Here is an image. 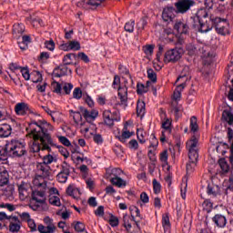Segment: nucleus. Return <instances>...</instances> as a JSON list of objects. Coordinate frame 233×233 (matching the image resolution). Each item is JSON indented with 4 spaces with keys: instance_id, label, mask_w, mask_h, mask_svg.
Wrapping results in <instances>:
<instances>
[{
    "instance_id": "1",
    "label": "nucleus",
    "mask_w": 233,
    "mask_h": 233,
    "mask_svg": "<svg viewBox=\"0 0 233 233\" xmlns=\"http://www.w3.org/2000/svg\"><path fill=\"white\" fill-rule=\"evenodd\" d=\"M54 130V127L46 120H32L29 127H26L29 137L33 138L31 146L32 152H40V150H47L52 152V147H56L54 139L48 131Z\"/></svg>"
},
{
    "instance_id": "2",
    "label": "nucleus",
    "mask_w": 233,
    "mask_h": 233,
    "mask_svg": "<svg viewBox=\"0 0 233 233\" xmlns=\"http://www.w3.org/2000/svg\"><path fill=\"white\" fill-rule=\"evenodd\" d=\"M226 25H228L227 19L210 16L208 20L193 24V28H196V30H198V32H201V34H207V32H210V30L215 28L218 34L225 35V30H227L225 27Z\"/></svg>"
},
{
    "instance_id": "3",
    "label": "nucleus",
    "mask_w": 233,
    "mask_h": 233,
    "mask_svg": "<svg viewBox=\"0 0 233 233\" xmlns=\"http://www.w3.org/2000/svg\"><path fill=\"white\" fill-rule=\"evenodd\" d=\"M6 150L10 157H22L26 154V147L19 140H11L6 144Z\"/></svg>"
},
{
    "instance_id": "4",
    "label": "nucleus",
    "mask_w": 233,
    "mask_h": 233,
    "mask_svg": "<svg viewBox=\"0 0 233 233\" xmlns=\"http://www.w3.org/2000/svg\"><path fill=\"white\" fill-rule=\"evenodd\" d=\"M198 140L196 137L187 142V148L188 150V159L193 163V167L198 163L199 158V149L198 148Z\"/></svg>"
},
{
    "instance_id": "5",
    "label": "nucleus",
    "mask_w": 233,
    "mask_h": 233,
    "mask_svg": "<svg viewBox=\"0 0 233 233\" xmlns=\"http://www.w3.org/2000/svg\"><path fill=\"white\" fill-rule=\"evenodd\" d=\"M185 54V50L183 47H175L166 52L164 56L165 63H177L183 55Z\"/></svg>"
},
{
    "instance_id": "6",
    "label": "nucleus",
    "mask_w": 233,
    "mask_h": 233,
    "mask_svg": "<svg viewBox=\"0 0 233 233\" xmlns=\"http://www.w3.org/2000/svg\"><path fill=\"white\" fill-rule=\"evenodd\" d=\"M44 223L39 224L37 227V230L40 233H56V230H57V227H56V224L54 223V219L50 218V217H46L44 218Z\"/></svg>"
},
{
    "instance_id": "7",
    "label": "nucleus",
    "mask_w": 233,
    "mask_h": 233,
    "mask_svg": "<svg viewBox=\"0 0 233 233\" xmlns=\"http://www.w3.org/2000/svg\"><path fill=\"white\" fill-rule=\"evenodd\" d=\"M196 5L194 0H177L175 3L177 14H187Z\"/></svg>"
},
{
    "instance_id": "8",
    "label": "nucleus",
    "mask_w": 233,
    "mask_h": 233,
    "mask_svg": "<svg viewBox=\"0 0 233 233\" xmlns=\"http://www.w3.org/2000/svg\"><path fill=\"white\" fill-rule=\"evenodd\" d=\"M105 0H82L76 4L78 8H85L86 10H96L97 6L101 5Z\"/></svg>"
},
{
    "instance_id": "9",
    "label": "nucleus",
    "mask_w": 233,
    "mask_h": 233,
    "mask_svg": "<svg viewBox=\"0 0 233 233\" xmlns=\"http://www.w3.org/2000/svg\"><path fill=\"white\" fill-rule=\"evenodd\" d=\"M36 170L39 174V177H43V179H48L52 172V168L50 167V166L43 164L41 162H38L36 164Z\"/></svg>"
},
{
    "instance_id": "10",
    "label": "nucleus",
    "mask_w": 233,
    "mask_h": 233,
    "mask_svg": "<svg viewBox=\"0 0 233 233\" xmlns=\"http://www.w3.org/2000/svg\"><path fill=\"white\" fill-rule=\"evenodd\" d=\"M210 19V16H208V11L207 9H199L196 16L191 17V21H193V24L195 23H203L205 21H208Z\"/></svg>"
},
{
    "instance_id": "11",
    "label": "nucleus",
    "mask_w": 233,
    "mask_h": 233,
    "mask_svg": "<svg viewBox=\"0 0 233 233\" xmlns=\"http://www.w3.org/2000/svg\"><path fill=\"white\" fill-rule=\"evenodd\" d=\"M80 112L83 113L84 117L87 122L94 121L97 116H99V112L96 109H92L91 111H88V109L80 106L79 107Z\"/></svg>"
},
{
    "instance_id": "12",
    "label": "nucleus",
    "mask_w": 233,
    "mask_h": 233,
    "mask_svg": "<svg viewBox=\"0 0 233 233\" xmlns=\"http://www.w3.org/2000/svg\"><path fill=\"white\" fill-rule=\"evenodd\" d=\"M103 118L105 125L107 127H114V121H119V118L115 117L114 114L110 110H105L103 112Z\"/></svg>"
},
{
    "instance_id": "13",
    "label": "nucleus",
    "mask_w": 233,
    "mask_h": 233,
    "mask_svg": "<svg viewBox=\"0 0 233 233\" xmlns=\"http://www.w3.org/2000/svg\"><path fill=\"white\" fill-rule=\"evenodd\" d=\"M21 230V220L19 218L13 217L9 220V232L17 233Z\"/></svg>"
},
{
    "instance_id": "14",
    "label": "nucleus",
    "mask_w": 233,
    "mask_h": 233,
    "mask_svg": "<svg viewBox=\"0 0 233 233\" xmlns=\"http://www.w3.org/2000/svg\"><path fill=\"white\" fill-rule=\"evenodd\" d=\"M207 194L209 195L210 198H218V196H221V187L213 183L208 184Z\"/></svg>"
},
{
    "instance_id": "15",
    "label": "nucleus",
    "mask_w": 233,
    "mask_h": 233,
    "mask_svg": "<svg viewBox=\"0 0 233 233\" xmlns=\"http://www.w3.org/2000/svg\"><path fill=\"white\" fill-rule=\"evenodd\" d=\"M10 183V175L6 167L0 166V187H5Z\"/></svg>"
},
{
    "instance_id": "16",
    "label": "nucleus",
    "mask_w": 233,
    "mask_h": 233,
    "mask_svg": "<svg viewBox=\"0 0 233 233\" xmlns=\"http://www.w3.org/2000/svg\"><path fill=\"white\" fill-rule=\"evenodd\" d=\"M15 112L17 116H26L30 112V107H28V104L21 102L15 105Z\"/></svg>"
},
{
    "instance_id": "17",
    "label": "nucleus",
    "mask_w": 233,
    "mask_h": 233,
    "mask_svg": "<svg viewBox=\"0 0 233 233\" xmlns=\"http://www.w3.org/2000/svg\"><path fill=\"white\" fill-rule=\"evenodd\" d=\"M212 221L217 227H218V228H225V227H227V217H225L224 215H215L212 218Z\"/></svg>"
},
{
    "instance_id": "18",
    "label": "nucleus",
    "mask_w": 233,
    "mask_h": 233,
    "mask_svg": "<svg viewBox=\"0 0 233 233\" xmlns=\"http://www.w3.org/2000/svg\"><path fill=\"white\" fill-rule=\"evenodd\" d=\"M28 183L26 182H21L20 185H18V192H19V197L21 199H26L28 198L29 193H28Z\"/></svg>"
},
{
    "instance_id": "19",
    "label": "nucleus",
    "mask_w": 233,
    "mask_h": 233,
    "mask_svg": "<svg viewBox=\"0 0 233 233\" xmlns=\"http://www.w3.org/2000/svg\"><path fill=\"white\" fill-rule=\"evenodd\" d=\"M32 199L40 205H45V203H46V198H45V191H34L32 193Z\"/></svg>"
},
{
    "instance_id": "20",
    "label": "nucleus",
    "mask_w": 233,
    "mask_h": 233,
    "mask_svg": "<svg viewBox=\"0 0 233 233\" xmlns=\"http://www.w3.org/2000/svg\"><path fill=\"white\" fill-rule=\"evenodd\" d=\"M174 30H176L177 34H188V25L181 21H177L174 25Z\"/></svg>"
},
{
    "instance_id": "21",
    "label": "nucleus",
    "mask_w": 233,
    "mask_h": 233,
    "mask_svg": "<svg viewBox=\"0 0 233 233\" xmlns=\"http://www.w3.org/2000/svg\"><path fill=\"white\" fill-rule=\"evenodd\" d=\"M12 134V126L9 124H0V137H8Z\"/></svg>"
},
{
    "instance_id": "22",
    "label": "nucleus",
    "mask_w": 233,
    "mask_h": 233,
    "mask_svg": "<svg viewBox=\"0 0 233 233\" xmlns=\"http://www.w3.org/2000/svg\"><path fill=\"white\" fill-rule=\"evenodd\" d=\"M227 137L228 143L230 144L231 154L229 156V161L231 165H233V129L231 127H228Z\"/></svg>"
},
{
    "instance_id": "23",
    "label": "nucleus",
    "mask_w": 233,
    "mask_h": 233,
    "mask_svg": "<svg viewBox=\"0 0 233 233\" xmlns=\"http://www.w3.org/2000/svg\"><path fill=\"white\" fill-rule=\"evenodd\" d=\"M127 130H128V122H126L122 131V135L118 137V139L121 141V143H126L127 139H130V137H132V133Z\"/></svg>"
},
{
    "instance_id": "24",
    "label": "nucleus",
    "mask_w": 233,
    "mask_h": 233,
    "mask_svg": "<svg viewBox=\"0 0 233 233\" xmlns=\"http://www.w3.org/2000/svg\"><path fill=\"white\" fill-rule=\"evenodd\" d=\"M67 72H68V67H66V66H65L64 64L63 66H60L55 68L53 72V76L54 77H63V76H66Z\"/></svg>"
},
{
    "instance_id": "25",
    "label": "nucleus",
    "mask_w": 233,
    "mask_h": 233,
    "mask_svg": "<svg viewBox=\"0 0 233 233\" xmlns=\"http://www.w3.org/2000/svg\"><path fill=\"white\" fill-rule=\"evenodd\" d=\"M27 21H30L31 25H33V26H45V23H43V20L37 16H35V15H30L27 18Z\"/></svg>"
},
{
    "instance_id": "26",
    "label": "nucleus",
    "mask_w": 233,
    "mask_h": 233,
    "mask_svg": "<svg viewBox=\"0 0 233 233\" xmlns=\"http://www.w3.org/2000/svg\"><path fill=\"white\" fill-rule=\"evenodd\" d=\"M222 118L229 127H233V114L230 110H224L222 113Z\"/></svg>"
},
{
    "instance_id": "27",
    "label": "nucleus",
    "mask_w": 233,
    "mask_h": 233,
    "mask_svg": "<svg viewBox=\"0 0 233 233\" xmlns=\"http://www.w3.org/2000/svg\"><path fill=\"white\" fill-rule=\"evenodd\" d=\"M162 225L164 227L165 233H170V218L168 217V213L162 216Z\"/></svg>"
},
{
    "instance_id": "28",
    "label": "nucleus",
    "mask_w": 233,
    "mask_h": 233,
    "mask_svg": "<svg viewBox=\"0 0 233 233\" xmlns=\"http://www.w3.org/2000/svg\"><path fill=\"white\" fill-rule=\"evenodd\" d=\"M110 182L112 183V185H115V187H118V188H121L122 187H127V181L119 177H112Z\"/></svg>"
},
{
    "instance_id": "29",
    "label": "nucleus",
    "mask_w": 233,
    "mask_h": 233,
    "mask_svg": "<svg viewBox=\"0 0 233 233\" xmlns=\"http://www.w3.org/2000/svg\"><path fill=\"white\" fill-rule=\"evenodd\" d=\"M146 104L143 101H138L137 103V116L138 117H143L146 112Z\"/></svg>"
},
{
    "instance_id": "30",
    "label": "nucleus",
    "mask_w": 233,
    "mask_h": 233,
    "mask_svg": "<svg viewBox=\"0 0 233 233\" xmlns=\"http://www.w3.org/2000/svg\"><path fill=\"white\" fill-rule=\"evenodd\" d=\"M218 165L224 174L228 173V170H230V166H228V163H227V159L220 158L218 160Z\"/></svg>"
},
{
    "instance_id": "31",
    "label": "nucleus",
    "mask_w": 233,
    "mask_h": 233,
    "mask_svg": "<svg viewBox=\"0 0 233 233\" xmlns=\"http://www.w3.org/2000/svg\"><path fill=\"white\" fill-rule=\"evenodd\" d=\"M76 57H77V55L74 54V53H69L66 54L64 58H63V63L65 66H68V65H74V63H72V59H76Z\"/></svg>"
},
{
    "instance_id": "32",
    "label": "nucleus",
    "mask_w": 233,
    "mask_h": 233,
    "mask_svg": "<svg viewBox=\"0 0 233 233\" xmlns=\"http://www.w3.org/2000/svg\"><path fill=\"white\" fill-rule=\"evenodd\" d=\"M66 194H67V196H71L72 198H76L80 194L79 188H76V187H74L72 186H69L66 188Z\"/></svg>"
},
{
    "instance_id": "33",
    "label": "nucleus",
    "mask_w": 233,
    "mask_h": 233,
    "mask_svg": "<svg viewBox=\"0 0 233 233\" xmlns=\"http://www.w3.org/2000/svg\"><path fill=\"white\" fill-rule=\"evenodd\" d=\"M199 126H198V118L196 116H191L190 118V130L191 132H198Z\"/></svg>"
},
{
    "instance_id": "34",
    "label": "nucleus",
    "mask_w": 233,
    "mask_h": 233,
    "mask_svg": "<svg viewBox=\"0 0 233 233\" xmlns=\"http://www.w3.org/2000/svg\"><path fill=\"white\" fill-rule=\"evenodd\" d=\"M147 77L150 79L151 83H157V74L154 72V69H147Z\"/></svg>"
},
{
    "instance_id": "35",
    "label": "nucleus",
    "mask_w": 233,
    "mask_h": 233,
    "mask_svg": "<svg viewBox=\"0 0 233 233\" xmlns=\"http://www.w3.org/2000/svg\"><path fill=\"white\" fill-rule=\"evenodd\" d=\"M70 168L72 167L69 166V164L66 163V161H64L61 165V173L66 174V176H70Z\"/></svg>"
},
{
    "instance_id": "36",
    "label": "nucleus",
    "mask_w": 233,
    "mask_h": 233,
    "mask_svg": "<svg viewBox=\"0 0 233 233\" xmlns=\"http://www.w3.org/2000/svg\"><path fill=\"white\" fill-rule=\"evenodd\" d=\"M14 34H24L25 33V25L16 24L13 27Z\"/></svg>"
},
{
    "instance_id": "37",
    "label": "nucleus",
    "mask_w": 233,
    "mask_h": 233,
    "mask_svg": "<svg viewBox=\"0 0 233 233\" xmlns=\"http://www.w3.org/2000/svg\"><path fill=\"white\" fill-rule=\"evenodd\" d=\"M202 207H203V210H206V212L210 213L212 211L213 204H212V202H210V200L206 199L202 203Z\"/></svg>"
},
{
    "instance_id": "38",
    "label": "nucleus",
    "mask_w": 233,
    "mask_h": 233,
    "mask_svg": "<svg viewBox=\"0 0 233 233\" xmlns=\"http://www.w3.org/2000/svg\"><path fill=\"white\" fill-rule=\"evenodd\" d=\"M8 156H10V153H8V150H6L5 144V148L0 150V161H6L8 159Z\"/></svg>"
},
{
    "instance_id": "39",
    "label": "nucleus",
    "mask_w": 233,
    "mask_h": 233,
    "mask_svg": "<svg viewBox=\"0 0 233 233\" xmlns=\"http://www.w3.org/2000/svg\"><path fill=\"white\" fill-rule=\"evenodd\" d=\"M83 96H86V94L83 93V91H81L80 87H76L74 89V91H73L74 99H81V97H83Z\"/></svg>"
},
{
    "instance_id": "40",
    "label": "nucleus",
    "mask_w": 233,
    "mask_h": 233,
    "mask_svg": "<svg viewBox=\"0 0 233 233\" xmlns=\"http://www.w3.org/2000/svg\"><path fill=\"white\" fill-rule=\"evenodd\" d=\"M54 161H56V159L54 158V157L50 154L45 156L43 157V162H40L42 163L43 165H51V163H54Z\"/></svg>"
},
{
    "instance_id": "41",
    "label": "nucleus",
    "mask_w": 233,
    "mask_h": 233,
    "mask_svg": "<svg viewBox=\"0 0 233 233\" xmlns=\"http://www.w3.org/2000/svg\"><path fill=\"white\" fill-rule=\"evenodd\" d=\"M49 203H50V205H54L55 207H60L61 206V199H59V197L51 196L49 198Z\"/></svg>"
},
{
    "instance_id": "42",
    "label": "nucleus",
    "mask_w": 233,
    "mask_h": 233,
    "mask_svg": "<svg viewBox=\"0 0 233 233\" xmlns=\"http://www.w3.org/2000/svg\"><path fill=\"white\" fill-rule=\"evenodd\" d=\"M51 86L53 88V92H55L56 94H61V90H62V86L61 84H59L56 81H53L51 84Z\"/></svg>"
},
{
    "instance_id": "43",
    "label": "nucleus",
    "mask_w": 233,
    "mask_h": 233,
    "mask_svg": "<svg viewBox=\"0 0 233 233\" xmlns=\"http://www.w3.org/2000/svg\"><path fill=\"white\" fill-rule=\"evenodd\" d=\"M123 222L126 230H130V228H132V224H130V217L128 215H124Z\"/></svg>"
},
{
    "instance_id": "44",
    "label": "nucleus",
    "mask_w": 233,
    "mask_h": 233,
    "mask_svg": "<svg viewBox=\"0 0 233 233\" xmlns=\"http://www.w3.org/2000/svg\"><path fill=\"white\" fill-rule=\"evenodd\" d=\"M68 176L69 175L59 172L56 176V179H57V181H59V183H66V181L68 179Z\"/></svg>"
},
{
    "instance_id": "45",
    "label": "nucleus",
    "mask_w": 233,
    "mask_h": 233,
    "mask_svg": "<svg viewBox=\"0 0 233 233\" xmlns=\"http://www.w3.org/2000/svg\"><path fill=\"white\" fill-rule=\"evenodd\" d=\"M153 190L155 194L161 192V184L156 178L153 179Z\"/></svg>"
},
{
    "instance_id": "46",
    "label": "nucleus",
    "mask_w": 233,
    "mask_h": 233,
    "mask_svg": "<svg viewBox=\"0 0 233 233\" xmlns=\"http://www.w3.org/2000/svg\"><path fill=\"white\" fill-rule=\"evenodd\" d=\"M45 47L47 48V50H50V52H54L56 49V43L54 40H49L45 42Z\"/></svg>"
},
{
    "instance_id": "47",
    "label": "nucleus",
    "mask_w": 233,
    "mask_h": 233,
    "mask_svg": "<svg viewBox=\"0 0 233 233\" xmlns=\"http://www.w3.org/2000/svg\"><path fill=\"white\" fill-rule=\"evenodd\" d=\"M48 59H50V54L48 52H42L38 57L40 63H46Z\"/></svg>"
},
{
    "instance_id": "48",
    "label": "nucleus",
    "mask_w": 233,
    "mask_h": 233,
    "mask_svg": "<svg viewBox=\"0 0 233 233\" xmlns=\"http://www.w3.org/2000/svg\"><path fill=\"white\" fill-rule=\"evenodd\" d=\"M143 52L147 56H152L154 54V46L152 45H147L143 47Z\"/></svg>"
},
{
    "instance_id": "49",
    "label": "nucleus",
    "mask_w": 233,
    "mask_h": 233,
    "mask_svg": "<svg viewBox=\"0 0 233 233\" xmlns=\"http://www.w3.org/2000/svg\"><path fill=\"white\" fill-rule=\"evenodd\" d=\"M137 94L141 95V94H147V92H148V88H147L145 86V85L143 84H137Z\"/></svg>"
},
{
    "instance_id": "50",
    "label": "nucleus",
    "mask_w": 233,
    "mask_h": 233,
    "mask_svg": "<svg viewBox=\"0 0 233 233\" xmlns=\"http://www.w3.org/2000/svg\"><path fill=\"white\" fill-rule=\"evenodd\" d=\"M69 48L71 50H81V44L78 41H70Z\"/></svg>"
},
{
    "instance_id": "51",
    "label": "nucleus",
    "mask_w": 233,
    "mask_h": 233,
    "mask_svg": "<svg viewBox=\"0 0 233 233\" xmlns=\"http://www.w3.org/2000/svg\"><path fill=\"white\" fill-rule=\"evenodd\" d=\"M198 163H195V165L189 160L188 163L186 166L187 174H192L194 172V169L196 168Z\"/></svg>"
},
{
    "instance_id": "52",
    "label": "nucleus",
    "mask_w": 233,
    "mask_h": 233,
    "mask_svg": "<svg viewBox=\"0 0 233 233\" xmlns=\"http://www.w3.org/2000/svg\"><path fill=\"white\" fill-rule=\"evenodd\" d=\"M134 25H136L135 21L127 22L124 26L126 32H129L130 34L134 32Z\"/></svg>"
},
{
    "instance_id": "53",
    "label": "nucleus",
    "mask_w": 233,
    "mask_h": 233,
    "mask_svg": "<svg viewBox=\"0 0 233 233\" xmlns=\"http://www.w3.org/2000/svg\"><path fill=\"white\" fill-rule=\"evenodd\" d=\"M83 99H85V102L90 108H93L94 100H92V97H90V96H88V94L86 93V95H83Z\"/></svg>"
},
{
    "instance_id": "54",
    "label": "nucleus",
    "mask_w": 233,
    "mask_h": 233,
    "mask_svg": "<svg viewBox=\"0 0 233 233\" xmlns=\"http://www.w3.org/2000/svg\"><path fill=\"white\" fill-rule=\"evenodd\" d=\"M20 72L25 81L30 80V72L28 71V67H22Z\"/></svg>"
},
{
    "instance_id": "55",
    "label": "nucleus",
    "mask_w": 233,
    "mask_h": 233,
    "mask_svg": "<svg viewBox=\"0 0 233 233\" xmlns=\"http://www.w3.org/2000/svg\"><path fill=\"white\" fill-rule=\"evenodd\" d=\"M75 230L76 232H85L86 230L85 224L77 221L75 225Z\"/></svg>"
},
{
    "instance_id": "56",
    "label": "nucleus",
    "mask_w": 233,
    "mask_h": 233,
    "mask_svg": "<svg viewBox=\"0 0 233 233\" xmlns=\"http://www.w3.org/2000/svg\"><path fill=\"white\" fill-rule=\"evenodd\" d=\"M28 227L31 230V232H36L37 231V225L35 224V221L32 218H30L27 221Z\"/></svg>"
},
{
    "instance_id": "57",
    "label": "nucleus",
    "mask_w": 233,
    "mask_h": 233,
    "mask_svg": "<svg viewBox=\"0 0 233 233\" xmlns=\"http://www.w3.org/2000/svg\"><path fill=\"white\" fill-rule=\"evenodd\" d=\"M93 140L96 145H103V136L101 134L93 135Z\"/></svg>"
},
{
    "instance_id": "58",
    "label": "nucleus",
    "mask_w": 233,
    "mask_h": 233,
    "mask_svg": "<svg viewBox=\"0 0 233 233\" xmlns=\"http://www.w3.org/2000/svg\"><path fill=\"white\" fill-rule=\"evenodd\" d=\"M109 225H111V227H117L119 225V218L112 215L111 218H109Z\"/></svg>"
},
{
    "instance_id": "59",
    "label": "nucleus",
    "mask_w": 233,
    "mask_h": 233,
    "mask_svg": "<svg viewBox=\"0 0 233 233\" xmlns=\"http://www.w3.org/2000/svg\"><path fill=\"white\" fill-rule=\"evenodd\" d=\"M145 132H143V130H137V139L139 141V143L143 144V143H146L147 140H145Z\"/></svg>"
},
{
    "instance_id": "60",
    "label": "nucleus",
    "mask_w": 233,
    "mask_h": 233,
    "mask_svg": "<svg viewBox=\"0 0 233 233\" xmlns=\"http://www.w3.org/2000/svg\"><path fill=\"white\" fill-rule=\"evenodd\" d=\"M72 88H74V85L70 83L65 84V86H63V90L65 91L66 96H68L70 92H72Z\"/></svg>"
},
{
    "instance_id": "61",
    "label": "nucleus",
    "mask_w": 233,
    "mask_h": 233,
    "mask_svg": "<svg viewBox=\"0 0 233 233\" xmlns=\"http://www.w3.org/2000/svg\"><path fill=\"white\" fill-rule=\"evenodd\" d=\"M58 139H59L60 143H62V145H64L65 147H70V145H72L70 143V140H68L66 138V137L61 136V137H58Z\"/></svg>"
},
{
    "instance_id": "62",
    "label": "nucleus",
    "mask_w": 233,
    "mask_h": 233,
    "mask_svg": "<svg viewBox=\"0 0 233 233\" xmlns=\"http://www.w3.org/2000/svg\"><path fill=\"white\" fill-rule=\"evenodd\" d=\"M57 148L60 152V154H62L64 156V157H68L70 156V153L68 152V150H66V148H65L62 146H57Z\"/></svg>"
},
{
    "instance_id": "63",
    "label": "nucleus",
    "mask_w": 233,
    "mask_h": 233,
    "mask_svg": "<svg viewBox=\"0 0 233 233\" xmlns=\"http://www.w3.org/2000/svg\"><path fill=\"white\" fill-rule=\"evenodd\" d=\"M77 56L80 57V59L84 61V63H90V58H88V56H86V54L80 52L78 53Z\"/></svg>"
},
{
    "instance_id": "64",
    "label": "nucleus",
    "mask_w": 233,
    "mask_h": 233,
    "mask_svg": "<svg viewBox=\"0 0 233 233\" xmlns=\"http://www.w3.org/2000/svg\"><path fill=\"white\" fill-rule=\"evenodd\" d=\"M162 18L166 22L172 21V19H173L172 15L170 13L165 12V11L162 13Z\"/></svg>"
}]
</instances>
